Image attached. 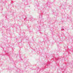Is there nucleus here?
Masks as SVG:
<instances>
[{"instance_id": "2", "label": "nucleus", "mask_w": 73, "mask_h": 73, "mask_svg": "<svg viewBox=\"0 0 73 73\" xmlns=\"http://www.w3.org/2000/svg\"><path fill=\"white\" fill-rule=\"evenodd\" d=\"M26 19H27V18L26 17Z\"/></svg>"}, {"instance_id": "3", "label": "nucleus", "mask_w": 73, "mask_h": 73, "mask_svg": "<svg viewBox=\"0 0 73 73\" xmlns=\"http://www.w3.org/2000/svg\"><path fill=\"white\" fill-rule=\"evenodd\" d=\"M61 31H62V30L61 29Z\"/></svg>"}, {"instance_id": "1", "label": "nucleus", "mask_w": 73, "mask_h": 73, "mask_svg": "<svg viewBox=\"0 0 73 73\" xmlns=\"http://www.w3.org/2000/svg\"><path fill=\"white\" fill-rule=\"evenodd\" d=\"M62 29H63V30H64V29H63V28H62Z\"/></svg>"}, {"instance_id": "4", "label": "nucleus", "mask_w": 73, "mask_h": 73, "mask_svg": "<svg viewBox=\"0 0 73 73\" xmlns=\"http://www.w3.org/2000/svg\"><path fill=\"white\" fill-rule=\"evenodd\" d=\"M31 21H32V20H31Z\"/></svg>"}]
</instances>
